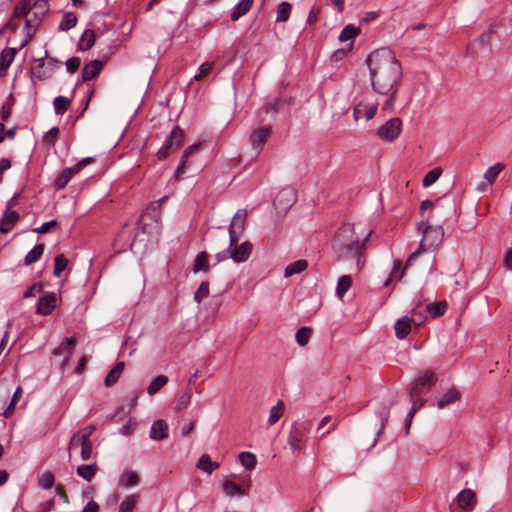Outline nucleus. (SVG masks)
Wrapping results in <instances>:
<instances>
[{"label":"nucleus","mask_w":512,"mask_h":512,"mask_svg":"<svg viewBox=\"0 0 512 512\" xmlns=\"http://www.w3.org/2000/svg\"><path fill=\"white\" fill-rule=\"evenodd\" d=\"M369 68L370 83L373 91L387 96L381 109L385 112L394 110L397 92L403 71L400 61L395 54L386 48L373 51L366 59Z\"/></svg>","instance_id":"obj_1"},{"label":"nucleus","mask_w":512,"mask_h":512,"mask_svg":"<svg viewBox=\"0 0 512 512\" xmlns=\"http://www.w3.org/2000/svg\"><path fill=\"white\" fill-rule=\"evenodd\" d=\"M371 234V230H364L360 225L344 224L333 245L338 260L355 259L357 271H361L365 265L366 243Z\"/></svg>","instance_id":"obj_2"},{"label":"nucleus","mask_w":512,"mask_h":512,"mask_svg":"<svg viewBox=\"0 0 512 512\" xmlns=\"http://www.w3.org/2000/svg\"><path fill=\"white\" fill-rule=\"evenodd\" d=\"M95 430L96 426L91 424L78 430L72 435L67 447L69 458L71 457L72 447L76 445L81 446V459L83 461H88L92 457L93 443L91 441V436Z\"/></svg>","instance_id":"obj_3"},{"label":"nucleus","mask_w":512,"mask_h":512,"mask_svg":"<svg viewBox=\"0 0 512 512\" xmlns=\"http://www.w3.org/2000/svg\"><path fill=\"white\" fill-rule=\"evenodd\" d=\"M419 229L422 230L423 237L419 248L413 252L406 261V267L410 266L416 257L425 250V247H436L444 237V230L441 226H430L421 224Z\"/></svg>","instance_id":"obj_4"},{"label":"nucleus","mask_w":512,"mask_h":512,"mask_svg":"<svg viewBox=\"0 0 512 512\" xmlns=\"http://www.w3.org/2000/svg\"><path fill=\"white\" fill-rule=\"evenodd\" d=\"M253 246L250 242L245 241L241 245H238V237L232 243V238H230V244L227 249L218 253L216 255V260L218 262L224 261L227 258H231L234 262L241 263L245 262L249 256L251 255Z\"/></svg>","instance_id":"obj_5"},{"label":"nucleus","mask_w":512,"mask_h":512,"mask_svg":"<svg viewBox=\"0 0 512 512\" xmlns=\"http://www.w3.org/2000/svg\"><path fill=\"white\" fill-rule=\"evenodd\" d=\"M308 432L309 425L305 422H295L292 425L287 442L293 452L299 451L303 448Z\"/></svg>","instance_id":"obj_6"},{"label":"nucleus","mask_w":512,"mask_h":512,"mask_svg":"<svg viewBox=\"0 0 512 512\" xmlns=\"http://www.w3.org/2000/svg\"><path fill=\"white\" fill-rule=\"evenodd\" d=\"M160 212L153 207L151 212H144L139 219V229L142 234H157L160 230Z\"/></svg>","instance_id":"obj_7"},{"label":"nucleus","mask_w":512,"mask_h":512,"mask_svg":"<svg viewBox=\"0 0 512 512\" xmlns=\"http://www.w3.org/2000/svg\"><path fill=\"white\" fill-rule=\"evenodd\" d=\"M379 103L372 97H365L356 104L353 110V116L356 121L365 118L367 121L371 120L378 109Z\"/></svg>","instance_id":"obj_8"},{"label":"nucleus","mask_w":512,"mask_h":512,"mask_svg":"<svg viewBox=\"0 0 512 512\" xmlns=\"http://www.w3.org/2000/svg\"><path fill=\"white\" fill-rule=\"evenodd\" d=\"M93 161L92 157L83 158L73 167L65 168L55 179L54 186L56 189L60 190L67 186L70 179L77 173H79L84 167L91 164Z\"/></svg>","instance_id":"obj_9"},{"label":"nucleus","mask_w":512,"mask_h":512,"mask_svg":"<svg viewBox=\"0 0 512 512\" xmlns=\"http://www.w3.org/2000/svg\"><path fill=\"white\" fill-rule=\"evenodd\" d=\"M402 130V121L400 118L395 117L386 121L381 125L377 131V135L380 139L393 142L398 138Z\"/></svg>","instance_id":"obj_10"},{"label":"nucleus","mask_w":512,"mask_h":512,"mask_svg":"<svg viewBox=\"0 0 512 512\" xmlns=\"http://www.w3.org/2000/svg\"><path fill=\"white\" fill-rule=\"evenodd\" d=\"M436 382L435 373L431 370H425L419 372L417 377L415 378L412 387L409 392L410 397H418L421 395V388L428 386L429 388L433 387Z\"/></svg>","instance_id":"obj_11"},{"label":"nucleus","mask_w":512,"mask_h":512,"mask_svg":"<svg viewBox=\"0 0 512 512\" xmlns=\"http://www.w3.org/2000/svg\"><path fill=\"white\" fill-rule=\"evenodd\" d=\"M15 197L10 199L7 203V209L4 212L2 219L0 220V232L7 233L11 231L14 224L19 220V214L12 210L11 207L14 205Z\"/></svg>","instance_id":"obj_12"},{"label":"nucleus","mask_w":512,"mask_h":512,"mask_svg":"<svg viewBox=\"0 0 512 512\" xmlns=\"http://www.w3.org/2000/svg\"><path fill=\"white\" fill-rule=\"evenodd\" d=\"M246 217L247 212L244 209L238 210L233 216L229 226V238H232V243L236 240V237L244 231Z\"/></svg>","instance_id":"obj_13"},{"label":"nucleus","mask_w":512,"mask_h":512,"mask_svg":"<svg viewBox=\"0 0 512 512\" xmlns=\"http://www.w3.org/2000/svg\"><path fill=\"white\" fill-rule=\"evenodd\" d=\"M455 501L458 507L466 512H471L477 504L476 494L471 489L462 490Z\"/></svg>","instance_id":"obj_14"},{"label":"nucleus","mask_w":512,"mask_h":512,"mask_svg":"<svg viewBox=\"0 0 512 512\" xmlns=\"http://www.w3.org/2000/svg\"><path fill=\"white\" fill-rule=\"evenodd\" d=\"M56 295L47 293L39 298L36 307V313L47 316L56 308Z\"/></svg>","instance_id":"obj_15"},{"label":"nucleus","mask_w":512,"mask_h":512,"mask_svg":"<svg viewBox=\"0 0 512 512\" xmlns=\"http://www.w3.org/2000/svg\"><path fill=\"white\" fill-rule=\"evenodd\" d=\"M271 136V129L268 126H262L252 131L250 142L253 147L261 149Z\"/></svg>","instance_id":"obj_16"},{"label":"nucleus","mask_w":512,"mask_h":512,"mask_svg":"<svg viewBox=\"0 0 512 512\" xmlns=\"http://www.w3.org/2000/svg\"><path fill=\"white\" fill-rule=\"evenodd\" d=\"M295 199L296 196L294 191L284 189L277 194L274 200V205L277 209L286 210L294 204Z\"/></svg>","instance_id":"obj_17"},{"label":"nucleus","mask_w":512,"mask_h":512,"mask_svg":"<svg viewBox=\"0 0 512 512\" xmlns=\"http://www.w3.org/2000/svg\"><path fill=\"white\" fill-rule=\"evenodd\" d=\"M169 428L166 421L159 419L153 422L149 436L154 441H160L168 438Z\"/></svg>","instance_id":"obj_18"},{"label":"nucleus","mask_w":512,"mask_h":512,"mask_svg":"<svg viewBox=\"0 0 512 512\" xmlns=\"http://www.w3.org/2000/svg\"><path fill=\"white\" fill-rule=\"evenodd\" d=\"M103 68V62L100 60H92L87 63L82 70V81L87 82L96 77Z\"/></svg>","instance_id":"obj_19"},{"label":"nucleus","mask_w":512,"mask_h":512,"mask_svg":"<svg viewBox=\"0 0 512 512\" xmlns=\"http://www.w3.org/2000/svg\"><path fill=\"white\" fill-rule=\"evenodd\" d=\"M16 55V49L7 47L2 50L0 54V77H4L7 74V70L13 62Z\"/></svg>","instance_id":"obj_20"},{"label":"nucleus","mask_w":512,"mask_h":512,"mask_svg":"<svg viewBox=\"0 0 512 512\" xmlns=\"http://www.w3.org/2000/svg\"><path fill=\"white\" fill-rule=\"evenodd\" d=\"M461 399L460 392L455 388L451 387L446 393H444L437 401V407L443 409L446 406L453 404Z\"/></svg>","instance_id":"obj_21"},{"label":"nucleus","mask_w":512,"mask_h":512,"mask_svg":"<svg viewBox=\"0 0 512 512\" xmlns=\"http://www.w3.org/2000/svg\"><path fill=\"white\" fill-rule=\"evenodd\" d=\"M411 323H413V321L408 316H403L398 319L394 326L395 334L398 339H404L407 337L411 331Z\"/></svg>","instance_id":"obj_22"},{"label":"nucleus","mask_w":512,"mask_h":512,"mask_svg":"<svg viewBox=\"0 0 512 512\" xmlns=\"http://www.w3.org/2000/svg\"><path fill=\"white\" fill-rule=\"evenodd\" d=\"M166 141L173 148L174 151H177L183 145L184 133L179 126H175L173 128Z\"/></svg>","instance_id":"obj_23"},{"label":"nucleus","mask_w":512,"mask_h":512,"mask_svg":"<svg viewBox=\"0 0 512 512\" xmlns=\"http://www.w3.org/2000/svg\"><path fill=\"white\" fill-rule=\"evenodd\" d=\"M124 368H125L124 362L116 363V365L106 375V377L104 379V384L107 387L114 385L119 380Z\"/></svg>","instance_id":"obj_24"},{"label":"nucleus","mask_w":512,"mask_h":512,"mask_svg":"<svg viewBox=\"0 0 512 512\" xmlns=\"http://www.w3.org/2000/svg\"><path fill=\"white\" fill-rule=\"evenodd\" d=\"M196 467L207 474H212L219 467V463L212 461L208 455L204 454L198 459Z\"/></svg>","instance_id":"obj_25"},{"label":"nucleus","mask_w":512,"mask_h":512,"mask_svg":"<svg viewBox=\"0 0 512 512\" xmlns=\"http://www.w3.org/2000/svg\"><path fill=\"white\" fill-rule=\"evenodd\" d=\"M99 468L96 464L80 465L77 467L76 473L79 477L90 482L97 474Z\"/></svg>","instance_id":"obj_26"},{"label":"nucleus","mask_w":512,"mask_h":512,"mask_svg":"<svg viewBox=\"0 0 512 512\" xmlns=\"http://www.w3.org/2000/svg\"><path fill=\"white\" fill-rule=\"evenodd\" d=\"M96 41V36L93 30L87 29L83 32L79 43L78 48L82 51H87L93 47Z\"/></svg>","instance_id":"obj_27"},{"label":"nucleus","mask_w":512,"mask_h":512,"mask_svg":"<svg viewBox=\"0 0 512 512\" xmlns=\"http://www.w3.org/2000/svg\"><path fill=\"white\" fill-rule=\"evenodd\" d=\"M209 262H208V254L205 251L199 252L193 263V272L198 273L200 271L208 272L209 271Z\"/></svg>","instance_id":"obj_28"},{"label":"nucleus","mask_w":512,"mask_h":512,"mask_svg":"<svg viewBox=\"0 0 512 512\" xmlns=\"http://www.w3.org/2000/svg\"><path fill=\"white\" fill-rule=\"evenodd\" d=\"M358 35V29L353 24H348L344 27L339 35L340 42L349 41V49H352L354 39Z\"/></svg>","instance_id":"obj_29"},{"label":"nucleus","mask_w":512,"mask_h":512,"mask_svg":"<svg viewBox=\"0 0 512 512\" xmlns=\"http://www.w3.org/2000/svg\"><path fill=\"white\" fill-rule=\"evenodd\" d=\"M253 0H241L233 9L231 13V20L237 21L245 15L251 8Z\"/></svg>","instance_id":"obj_30"},{"label":"nucleus","mask_w":512,"mask_h":512,"mask_svg":"<svg viewBox=\"0 0 512 512\" xmlns=\"http://www.w3.org/2000/svg\"><path fill=\"white\" fill-rule=\"evenodd\" d=\"M308 264L306 260L300 259L287 265L284 270V276L290 277L292 275L303 272L307 268Z\"/></svg>","instance_id":"obj_31"},{"label":"nucleus","mask_w":512,"mask_h":512,"mask_svg":"<svg viewBox=\"0 0 512 512\" xmlns=\"http://www.w3.org/2000/svg\"><path fill=\"white\" fill-rule=\"evenodd\" d=\"M44 252V245L43 244H37L35 245L25 256L24 263L25 265H31L39 260V258L42 256Z\"/></svg>","instance_id":"obj_32"},{"label":"nucleus","mask_w":512,"mask_h":512,"mask_svg":"<svg viewBox=\"0 0 512 512\" xmlns=\"http://www.w3.org/2000/svg\"><path fill=\"white\" fill-rule=\"evenodd\" d=\"M77 17L73 12H66L59 23V30L68 31L76 26Z\"/></svg>","instance_id":"obj_33"},{"label":"nucleus","mask_w":512,"mask_h":512,"mask_svg":"<svg viewBox=\"0 0 512 512\" xmlns=\"http://www.w3.org/2000/svg\"><path fill=\"white\" fill-rule=\"evenodd\" d=\"M447 309L446 302H437V303H429L425 306V311H427L432 318L439 317L445 313Z\"/></svg>","instance_id":"obj_34"},{"label":"nucleus","mask_w":512,"mask_h":512,"mask_svg":"<svg viewBox=\"0 0 512 512\" xmlns=\"http://www.w3.org/2000/svg\"><path fill=\"white\" fill-rule=\"evenodd\" d=\"M168 382V378L165 375H160L152 380V382L147 387V393L149 395L156 394L160 389H162Z\"/></svg>","instance_id":"obj_35"},{"label":"nucleus","mask_w":512,"mask_h":512,"mask_svg":"<svg viewBox=\"0 0 512 512\" xmlns=\"http://www.w3.org/2000/svg\"><path fill=\"white\" fill-rule=\"evenodd\" d=\"M139 501V495L133 494L127 496L119 506V512H133L136 504Z\"/></svg>","instance_id":"obj_36"},{"label":"nucleus","mask_w":512,"mask_h":512,"mask_svg":"<svg viewBox=\"0 0 512 512\" xmlns=\"http://www.w3.org/2000/svg\"><path fill=\"white\" fill-rule=\"evenodd\" d=\"M352 285V279L348 275H343L338 279L336 294L338 297L342 298L344 294L350 289Z\"/></svg>","instance_id":"obj_37"},{"label":"nucleus","mask_w":512,"mask_h":512,"mask_svg":"<svg viewBox=\"0 0 512 512\" xmlns=\"http://www.w3.org/2000/svg\"><path fill=\"white\" fill-rule=\"evenodd\" d=\"M292 5L289 2H281L278 5L277 9V16L276 21L277 22H286L291 14Z\"/></svg>","instance_id":"obj_38"},{"label":"nucleus","mask_w":512,"mask_h":512,"mask_svg":"<svg viewBox=\"0 0 512 512\" xmlns=\"http://www.w3.org/2000/svg\"><path fill=\"white\" fill-rule=\"evenodd\" d=\"M285 406L282 401H278V403L270 409L268 422L270 425H274L284 414Z\"/></svg>","instance_id":"obj_39"},{"label":"nucleus","mask_w":512,"mask_h":512,"mask_svg":"<svg viewBox=\"0 0 512 512\" xmlns=\"http://www.w3.org/2000/svg\"><path fill=\"white\" fill-rule=\"evenodd\" d=\"M67 266L68 259L63 254L57 255L54 259V276L60 278L62 276L63 271L67 268Z\"/></svg>","instance_id":"obj_40"},{"label":"nucleus","mask_w":512,"mask_h":512,"mask_svg":"<svg viewBox=\"0 0 512 512\" xmlns=\"http://www.w3.org/2000/svg\"><path fill=\"white\" fill-rule=\"evenodd\" d=\"M191 398H192L191 388L187 387L185 392L178 398V400L176 402V406H175L176 411L181 412V411L185 410L189 406V404L191 402Z\"/></svg>","instance_id":"obj_41"},{"label":"nucleus","mask_w":512,"mask_h":512,"mask_svg":"<svg viewBox=\"0 0 512 512\" xmlns=\"http://www.w3.org/2000/svg\"><path fill=\"white\" fill-rule=\"evenodd\" d=\"M54 110L56 114H63L65 113L71 104V100L64 96H58L54 99Z\"/></svg>","instance_id":"obj_42"},{"label":"nucleus","mask_w":512,"mask_h":512,"mask_svg":"<svg viewBox=\"0 0 512 512\" xmlns=\"http://www.w3.org/2000/svg\"><path fill=\"white\" fill-rule=\"evenodd\" d=\"M504 168L505 166L502 163H497L489 167L484 173V179H486L490 183H493L500 174V172L504 170Z\"/></svg>","instance_id":"obj_43"},{"label":"nucleus","mask_w":512,"mask_h":512,"mask_svg":"<svg viewBox=\"0 0 512 512\" xmlns=\"http://www.w3.org/2000/svg\"><path fill=\"white\" fill-rule=\"evenodd\" d=\"M499 25H500V22L498 20L492 21L489 25L488 30L480 35V37H479L480 44L485 45V44L489 43L491 37L496 33Z\"/></svg>","instance_id":"obj_44"},{"label":"nucleus","mask_w":512,"mask_h":512,"mask_svg":"<svg viewBox=\"0 0 512 512\" xmlns=\"http://www.w3.org/2000/svg\"><path fill=\"white\" fill-rule=\"evenodd\" d=\"M54 482V474L51 471H45L38 477L39 486L43 489H51Z\"/></svg>","instance_id":"obj_45"},{"label":"nucleus","mask_w":512,"mask_h":512,"mask_svg":"<svg viewBox=\"0 0 512 512\" xmlns=\"http://www.w3.org/2000/svg\"><path fill=\"white\" fill-rule=\"evenodd\" d=\"M30 9V2L28 0H21L15 5L13 14L17 18H22L28 15Z\"/></svg>","instance_id":"obj_46"},{"label":"nucleus","mask_w":512,"mask_h":512,"mask_svg":"<svg viewBox=\"0 0 512 512\" xmlns=\"http://www.w3.org/2000/svg\"><path fill=\"white\" fill-rule=\"evenodd\" d=\"M223 490H224L225 494H227L229 496H234L236 494H238V495L246 494L245 491L241 488V486H239L238 484H236L235 482L230 481V480H227L224 482Z\"/></svg>","instance_id":"obj_47"},{"label":"nucleus","mask_w":512,"mask_h":512,"mask_svg":"<svg viewBox=\"0 0 512 512\" xmlns=\"http://www.w3.org/2000/svg\"><path fill=\"white\" fill-rule=\"evenodd\" d=\"M21 396H22V388L17 387V389L15 390V392L12 396L9 406L2 413V415L5 418H9L13 414L15 406H16L17 402L19 401V399L21 398Z\"/></svg>","instance_id":"obj_48"},{"label":"nucleus","mask_w":512,"mask_h":512,"mask_svg":"<svg viewBox=\"0 0 512 512\" xmlns=\"http://www.w3.org/2000/svg\"><path fill=\"white\" fill-rule=\"evenodd\" d=\"M311 334L312 330L310 328L301 327L300 329L297 330L295 335L297 343L302 347L306 346L309 342Z\"/></svg>","instance_id":"obj_49"},{"label":"nucleus","mask_w":512,"mask_h":512,"mask_svg":"<svg viewBox=\"0 0 512 512\" xmlns=\"http://www.w3.org/2000/svg\"><path fill=\"white\" fill-rule=\"evenodd\" d=\"M120 483L125 487L136 486L139 483L138 475L134 471H127L121 476Z\"/></svg>","instance_id":"obj_50"},{"label":"nucleus","mask_w":512,"mask_h":512,"mask_svg":"<svg viewBox=\"0 0 512 512\" xmlns=\"http://www.w3.org/2000/svg\"><path fill=\"white\" fill-rule=\"evenodd\" d=\"M238 458L242 466L247 469H253L256 466L255 455L251 452H241Z\"/></svg>","instance_id":"obj_51"},{"label":"nucleus","mask_w":512,"mask_h":512,"mask_svg":"<svg viewBox=\"0 0 512 512\" xmlns=\"http://www.w3.org/2000/svg\"><path fill=\"white\" fill-rule=\"evenodd\" d=\"M441 170L439 168H435L430 170L423 178L422 185L423 187H429L434 184L440 177Z\"/></svg>","instance_id":"obj_52"},{"label":"nucleus","mask_w":512,"mask_h":512,"mask_svg":"<svg viewBox=\"0 0 512 512\" xmlns=\"http://www.w3.org/2000/svg\"><path fill=\"white\" fill-rule=\"evenodd\" d=\"M209 295V283L208 281L201 282L200 286L198 287L197 291L194 294V300L197 303H201L203 299L207 298Z\"/></svg>","instance_id":"obj_53"},{"label":"nucleus","mask_w":512,"mask_h":512,"mask_svg":"<svg viewBox=\"0 0 512 512\" xmlns=\"http://www.w3.org/2000/svg\"><path fill=\"white\" fill-rule=\"evenodd\" d=\"M409 266H405L403 270H401V262L399 260H396L394 262L393 270L390 274L389 279L386 281L385 285H388L389 281L398 279L401 280L404 276L405 269H407Z\"/></svg>","instance_id":"obj_54"},{"label":"nucleus","mask_w":512,"mask_h":512,"mask_svg":"<svg viewBox=\"0 0 512 512\" xmlns=\"http://www.w3.org/2000/svg\"><path fill=\"white\" fill-rule=\"evenodd\" d=\"M425 307H420V305H416L412 310V318L411 320L415 325H420L426 316L424 315V312H426Z\"/></svg>","instance_id":"obj_55"},{"label":"nucleus","mask_w":512,"mask_h":512,"mask_svg":"<svg viewBox=\"0 0 512 512\" xmlns=\"http://www.w3.org/2000/svg\"><path fill=\"white\" fill-rule=\"evenodd\" d=\"M214 62H205L203 63L198 70V73L194 76L195 80L199 81L206 77L213 69Z\"/></svg>","instance_id":"obj_56"},{"label":"nucleus","mask_w":512,"mask_h":512,"mask_svg":"<svg viewBox=\"0 0 512 512\" xmlns=\"http://www.w3.org/2000/svg\"><path fill=\"white\" fill-rule=\"evenodd\" d=\"M175 152L173 148L167 143V141L164 142L162 147L157 152V158L158 160H164L166 159L170 153Z\"/></svg>","instance_id":"obj_57"},{"label":"nucleus","mask_w":512,"mask_h":512,"mask_svg":"<svg viewBox=\"0 0 512 512\" xmlns=\"http://www.w3.org/2000/svg\"><path fill=\"white\" fill-rule=\"evenodd\" d=\"M80 64H81L80 58L72 57L66 61L65 65H66L67 70L70 73H75L78 70V68L80 67Z\"/></svg>","instance_id":"obj_58"},{"label":"nucleus","mask_w":512,"mask_h":512,"mask_svg":"<svg viewBox=\"0 0 512 512\" xmlns=\"http://www.w3.org/2000/svg\"><path fill=\"white\" fill-rule=\"evenodd\" d=\"M42 289V285L39 283H34L31 285L23 294L24 298H30L34 297L36 294H38Z\"/></svg>","instance_id":"obj_59"},{"label":"nucleus","mask_w":512,"mask_h":512,"mask_svg":"<svg viewBox=\"0 0 512 512\" xmlns=\"http://www.w3.org/2000/svg\"><path fill=\"white\" fill-rule=\"evenodd\" d=\"M58 222L56 220H51L43 223L39 228H36L34 231L37 233H47L51 228L57 227Z\"/></svg>","instance_id":"obj_60"},{"label":"nucleus","mask_w":512,"mask_h":512,"mask_svg":"<svg viewBox=\"0 0 512 512\" xmlns=\"http://www.w3.org/2000/svg\"><path fill=\"white\" fill-rule=\"evenodd\" d=\"M410 401L412 403L411 408L413 411H418L421 407H423L426 403V399L422 398L421 395L418 397H410Z\"/></svg>","instance_id":"obj_61"},{"label":"nucleus","mask_w":512,"mask_h":512,"mask_svg":"<svg viewBox=\"0 0 512 512\" xmlns=\"http://www.w3.org/2000/svg\"><path fill=\"white\" fill-rule=\"evenodd\" d=\"M57 133H58L57 128L50 129L44 136V142L53 143L54 138L56 137Z\"/></svg>","instance_id":"obj_62"},{"label":"nucleus","mask_w":512,"mask_h":512,"mask_svg":"<svg viewBox=\"0 0 512 512\" xmlns=\"http://www.w3.org/2000/svg\"><path fill=\"white\" fill-rule=\"evenodd\" d=\"M98 510V504L95 501L91 500L86 504L82 512H98Z\"/></svg>","instance_id":"obj_63"},{"label":"nucleus","mask_w":512,"mask_h":512,"mask_svg":"<svg viewBox=\"0 0 512 512\" xmlns=\"http://www.w3.org/2000/svg\"><path fill=\"white\" fill-rule=\"evenodd\" d=\"M319 11V8H312L307 18L309 24H314L317 21Z\"/></svg>","instance_id":"obj_64"}]
</instances>
